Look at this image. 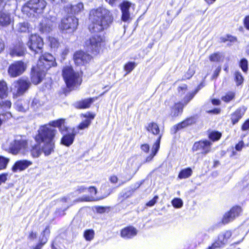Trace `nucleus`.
I'll return each instance as SVG.
<instances>
[{"label":"nucleus","instance_id":"30","mask_svg":"<svg viewBox=\"0 0 249 249\" xmlns=\"http://www.w3.org/2000/svg\"><path fill=\"white\" fill-rule=\"evenodd\" d=\"M184 105L181 102L175 103L171 107L170 115L172 117H177L181 114L183 111Z\"/></svg>","mask_w":249,"mask_h":249},{"label":"nucleus","instance_id":"32","mask_svg":"<svg viewBox=\"0 0 249 249\" xmlns=\"http://www.w3.org/2000/svg\"><path fill=\"white\" fill-rule=\"evenodd\" d=\"M194 123V119L192 118H188L185 120L182 121L181 123H179L174 126L173 129L174 133H176L179 129L184 128L189 125L192 124Z\"/></svg>","mask_w":249,"mask_h":249},{"label":"nucleus","instance_id":"53","mask_svg":"<svg viewBox=\"0 0 249 249\" xmlns=\"http://www.w3.org/2000/svg\"><path fill=\"white\" fill-rule=\"evenodd\" d=\"M16 108L18 111L21 112H25L27 109V108L23 107L21 102H17L16 103Z\"/></svg>","mask_w":249,"mask_h":249},{"label":"nucleus","instance_id":"8","mask_svg":"<svg viewBox=\"0 0 249 249\" xmlns=\"http://www.w3.org/2000/svg\"><path fill=\"white\" fill-rule=\"evenodd\" d=\"M30 85L31 83L28 80L20 79L13 83L11 90L14 95L20 96L28 90Z\"/></svg>","mask_w":249,"mask_h":249},{"label":"nucleus","instance_id":"27","mask_svg":"<svg viewBox=\"0 0 249 249\" xmlns=\"http://www.w3.org/2000/svg\"><path fill=\"white\" fill-rule=\"evenodd\" d=\"M12 20L9 13L5 10L0 11V25L7 26L11 23Z\"/></svg>","mask_w":249,"mask_h":249},{"label":"nucleus","instance_id":"37","mask_svg":"<svg viewBox=\"0 0 249 249\" xmlns=\"http://www.w3.org/2000/svg\"><path fill=\"white\" fill-rule=\"evenodd\" d=\"M223 54L219 52L213 53L209 56V59L211 62H220L223 61Z\"/></svg>","mask_w":249,"mask_h":249},{"label":"nucleus","instance_id":"17","mask_svg":"<svg viewBox=\"0 0 249 249\" xmlns=\"http://www.w3.org/2000/svg\"><path fill=\"white\" fill-rule=\"evenodd\" d=\"M91 58L89 54L83 51L76 52L73 55V59L76 64L84 65L88 62Z\"/></svg>","mask_w":249,"mask_h":249},{"label":"nucleus","instance_id":"13","mask_svg":"<svg viewBox=\"0 0 249 249\" xmlns=\"http://www.w3.org/2000/svg\"><path fill=\"white\" fill-rule=\"evenodd\" d=\"M64 123L65 122H64V125L65 127L63 126V131H61L63 133L64 131H68V133L63 136L61 139V143L66 146H69L73 143L75 136L78 133V132L74 128L68 130Z\"/></svg>","mask_w":249,"mask_h":249},{"label":"nucleus","instance_id":"19","mask_svg":"<svg viewBox=\"0 0 249 249\" xmlns=\"http://www.w3.org/2000/svg\"><path fill=\"white\" fill-rule=\"evenodd\" d=\"M32 161L28 160H19L17 161L12 167V171L14 172L22 171L27 169L32 164Z\"/></svg>","mask_w":249,"mask_h":249},{"label":"nucleus","instance_id":"5","mask_svg":"<svg viewBox=\"0 0 249 249\" xmlns=\"http://www.w3.org/2000/svg\"><path fill=\"white\" fill-rule=\"evenodd\" d=\"M87 49L95 54L100 52L105 45L103 36L97 34L92 35L85 43Z\"/></svg>","mask_w":249,"mask_h":249},{"label":"nucleus","instance_id":"15","mask_svg":"<svg viewBox=\"0 0 249 249\" xmlns=\"http://www.w3.org/2000/svg\"><path fill=\"white\" fill-rule=\"evenodd\" d=\"M46 71H44L41 68H39L38 66L32 68L31 74V80L34 84L39 83L44 77Z\"/></svg>","mask_w":249,"mask_h":249},{"label":"nucleus","instance_id":"25","mask_svg":"<svg viewBox=\"0 0 249 249\" xmlns=\"http://www.w3.org/2000/svg\"><path fill=\"white\" fill-rule=\"evenodd\" d=\"M247 108L244 106H242L237 109L231 115V120L233 124L237 123L239 120L244 115Z\"/></svg>","mask_w":249,"mask_h":249},{"label":"nucleus","instance_id":"10","mask_svg":"<svg viewBox=\"0 0 249 249\" xmlns=\"http://www.w3.org/2000/svg\"><path fill=\"white\" fill-rule=\"evenodd\" d=\"M56 65L54 57L50 53H46L40 56L37 66L44 71H47L51 67Z\"/></svg>","mask_w":249,"mask_h":249},{"label":"nucleus","instance_id":"20","mask_svg":"<svg viewBox=\"0 0 249 249\" xmlns=\"http://www.w3.org/2000/svg\"><path fill=\"white\" fill-rule=\"evenodd\" d=\"M65 11L68 13L77 14L84 10V5L82 2H79L76 4L71 5L68 4L64 7Z\"/></svg>","mask_w":249,"mask_h":249},{"label":"nucleus","instance_id":"22","mask_svg":"<svg viewBox=\"0 0 249 249\" xmlns=\"http://www.w3.org/2000/svg\"><path fill=\"white\" fill-rule=\"evenodd\" d=\"M145 128L149 133L155 136L160 137L161 135V138L163 134V131L160 130L158 124L156 123H149L145 126Z\"/></svg>","mask_w":249,"mask_h":249},{"label":"nucleus","instance_id":"9","mask_svg":"<svg viewBox=\"0 0 249 249\" xmlns=\"http://www.w3.org/2000/svg\"><path fill=\"white\" fill-rule=\"evenodd\" d=\"M56 65L54 57L50 53H46L40 56L37 66L44 71H47L51 67Z\"/></svg>","mask_w":249,"mask_h":249},{"label":"nucleus","instance_id":"58","mask_svg":"<svg viewBox=\"0 0 249 249\" xmlns=\"http://www.w3.org/2000/svg\"><path fill=\"white\" fill-rule=\"evenodd\" d=\"M0 106H1L4 108H9L11 106V103L10 101L6 100L2 102V103H1V105Z\"/></svg>","mask_w":249,"mask_h":249},{"label":"nucleus","instance_id":"43","mask_svg":"<svg viewBox=\"0 0 249 249\" xmlns=\"http://www.w3.org/2000/svg\"><path fill=\"white\" fill-rule=\"evenodd\" d=\"M49 41L50 42V45L52 49L55 50L58 47L59 43L56 38L53 37H49Z\"/></svg>","mask_w":249,"mask_h":249},{"label":"nucleus","instance_id":"1","mask_svg":"<svg viewBox=\"0 0 249 249\" xmlns=\"http://www.w3.org/2000/svg\"><path fill=\"white\" fill-rule=\"evenodd\" d=\"M64 122V119H61L40 127L37 134L35 137L37 143L33 145L31 150L33 157H38L41 153L48 156L53 152L55 148L54 138L56 133V130L53 127H58L62 131L63 126L65 127Z\"/></svg>","mask_w":249,"mask_h":249},{"label":"nucleus","instance_id":"2","mask_svg":"<svg viewBox=\"0 0 249 249\" xmlns=\"http://www.w3.org/2000/svg\"><path fill=\"white\" fill-rule=\"evenodd\" d=\"M89 19L91 23L89 29L91 33H98L107 29L113 20L110 12L103 7L91 10Z\"/></svg>","mask_w":249,"mask_h":249},{"label":"nucleus","instance_id":"12","mask_svg":"<svg viewBox=\"0 0 249 249\" xmlns=\"http://www.w3.org/2000/svg\"><path fill=\"white\" fill-rule=\"evenodd\" d=\"M26 69V65L21 61H16L9 67L8 73L12 77L21 75Z\"/></svg>","mask_w":249,"mask_h":249},{"label":"nucleus","instance_id":"14","mask_svg":"<svg viewBox=\"0 0 249 249\" xmlns=\"http://www.w3.org/2000/svg\"><path fill=\"white\" fill-rule=\"evenodd\" d=\"M212 142L209 141H202L195 142L192 147L193 151H201L203 154H206L211 150Z\"/></svg>","mask_w":249,"mask_h":249},{"label":"nucleus","instance_id":"36","mask_svg":"<svg viewBox=\"0 0 249 249\" xmlns=\"http://www.w3.org/2000/svg\"><path fill=\"white\" fill-rule=\"evenodd\" d=\"M231 233L230 231H226L220 233L218 238L219 241L221 242L222 243H223L224 245L227 242L228 240L231 237Z\"/></svg>","mask_w":249,"mask_h":249},{"label":"nucleus","instance_id":"6","mask_svg":"<svg viewBox=\"0 0 249 249\" xmlns=\"http://www.w3.org/2000/svg\"><path fill=\"white\" fill-rule=\"evenodd\" d=\"M27 142L20 136L16 137L9 144V152L13 155L24 153L27 149Z\"/></svg>","mask_w":249,"mask_h":249},{"label":"nucleus","instance_id":"18","mask_svg":"<svg viewBox=\"0 0 249 249\" xmlns=\"http://www.w3.org/2000/svg\"><path fill=\"white\" fill-rule=\"evenodd\" d=\"M26 53V48L23 42H18L10 49V54L12 56H22Z\"/></svg>","mask_w":249,"mask_h":249},{"label":"nucleus","instance_id":"54","mask_svg":"<svg viewBox=\"0 0 249 249\" xmlns=\"http://www.w3.org/2000/svg\"><path fill=\"white\" fill-rule=\"evenodd\" d=\"M88 188L84 186H78L75 190V193L78 194L85 193L87 191Z\"/></svg>","mask_w":249,"mask_h":249},{"label":"nucleus","instance_id":"28","mask_svg":"<svg viewBox=\"0 0 249 249\" xmlns=\"http://www.w3.org/2000/svg\"><path fill=\"white\" fill-rule=\"evenodd\" d=\"M139 167L140 165L136 158H132L128 160L126 168L130 173L135 174L139 170Z\"/></svg>","mask_w":249,"mask_h":249},{"label":"nucleus","instance_id":"40","mask_svg":"<svg viewBox=\"0 0 249 249\" xmlns=\"http://www.w3.org/2000/svg\"><path fill=\"white\" fill-rule=\"evenodd\" d=\"M235 97V93L232 91L227 92L225 96L222 97V100L225 102L228 103L232 100Z\"/></svg>","mask_w":249,"mask_h":249},{"label":"nucleus","instance_id":"35","mask_svg":"<svg viewBox=\"0 0 249 249\" xmlns=\"http://www.w3.org/2000/svg\"><path fill=\"white\" fill-rule=\"evenodd\" d=\"M7 86L4 81H0V98H4L7 95Z\"/></svg>","mask_w":249,"mask_h":249},{"label":"nucleus","instance_id":"3","mask_svg":"<svg viewBox=\"0 0 249 249\" xmlns=\"http://www.w3.org/2000/svg\"><path fill=\"white\" fill-rule=\"evenodd\" d=\"M62 75L67 86L69 88H73L81 83L79 73L75 71L71 66H66L63 68Z\"/></svg>","mask_w":249,"mask_h":249},{"label":"nucleus","instance_id":"63","mask_svg":"<svg viewBox=\"0 0 249 249\" xmlns=\"http://www.w3.org/2000/svg\"><path fill=\"white\" fill-rule=\"evenodd\" d=\"M244 25L246 28L249 30V16L245 18L244 19Z\"/></svg>","mask_w":249,"mask_h":249},{"label":"nucleus","instance_id":"51","mask_svg":"<svg viewBox=\"0 0 249 249\" xmlns=\"http://www.w3.org/2000/svg\"><path fill=\"white\" fill-rule=\"evenodd\" d=\"M195 93V92L191 93L185 96L184 99L183 103L184 106L186 105L189 103V102L193 98Z\"/></svg>","mask_w":249,"mask_h":249},{"label":"nucleus","instance_id":"7","mask_svg":"<svg viewBox=\"0 0 249 249\" xmlns=\"http://www.w3.org/2000/svg\"><path fill=\"white\" fill-rule=\"evenodd\" d=\"M78 24V19L75 17H66L62 19L59 28L64 33H71L76 29Z\"/></svg>","mask_w":249,"mask_h":249},{"label":"nucleus","instance_id":"31","mask_svg":"<svg viewBox=\"0 0 249 249\" xmlns=\"http://www.w3.org/2000/svg\"><path fill=\"white\" fill-rule=\"evenodd\" d=\"M96 98H90L80 101L76 103V107L79 108H89L91 104L93 103L96 99Z\"/></svg>","mask_w":249,"mask_h":249},{"label":"nucleus","instance_id":"64","mask_svg":"<svg viewBox=\"0 0 249 249\" xmlns=\"http://www.w3.org/2000/svg\"><path fill=\"white\" fill-rule=\"evenodd\" d=\"M109 180L112 183H116L118 181V178L116 176H112L110 177Z\"/></svg>","mask_w":249,"mask_h":249},{"label":"nucleus","instance_id":"23","mask_svg":"<svg viewBox=\"0 0 249 249\" xmlns=\"http://www.w3.org/2000/svg\"><path fill=\"white\" fill-rule=\"evenodd\" d=\"M54 21L48 18H44L39 24V30L43 33L50 32L53 29Z\"/></svg>","mask_w":249,"mask_h":249},{"label":"nucleus","instance_id":"52","mask_svg":"<svg viewBox=\"0 0 249 249\" xmlns=\"http://www.w3.org/2000/svg\"><path fill=\"white\" fill-rule=\"evenodd\" d=\"M123 0H106L109 5L112 6L120 5Z\"/></svg>","mask_w":249,"mask_h":249},{"label":"nucleus","instance_id":"55","mask_svg":"<svg viewBox=\"0 0 249 249\" xmlns=\"http://www.w3.org/2000/svg\"><path fill=\"white\" fill-rule=\"evenodd\" d=\"M195 73V70L194 69L190 68L187 72L184 75V79L190 78Z\"/></svg>","mask_w":249,"mask_h":249},{"label":"nucleus","instance_id":"45","mask_svg":"<svg viewBox=\"0 0 249 249\" xmlns=\"http://www.w3.org/2000/svg\"><path fill=\"white\" fill-rule=\"evenodd\" d=\"M172 205L176 208H180L183 205L182 200L179 198H175L173 199L171 202Z\"/></svg>","mask_w":249,"mask_h":249},{"label":"nucleus","instance_id":"62","mask_svg":"<svg viewBox=\"0 0 249 249\" xmlns=\"http://www.w3.org/2000/svg\"><path fill=\"white\" fill-rule=\"evenodd\" d=\"M249 128V120L246 121L243 124L242 129L243 130H247Z\"/></svg>","mask_w":249,"mask_h":249},{"label":"nucleus","instance_id":"48","mask_svg":"<svg viewBox=\"0 0 249 249\" xmlns=\"http://www.w3.org/2000/svg\"><path fill=\"white\" fill-rule=\"evenodd\" d=\"M240 66L244 72H247L248 70V61L245 58H243L240 62Z\"/></svg>","mask_w":249,"mask_h":249},{"label":"nucleus","instance_id":"60","mask_svg":"<svg viewBox=\"0 0 249 249\" xmlns=\"http://www.w3.org/2000/svg\"><path fill=\"white\" fill-rule=\"evenodd\" d=\"M87 191L89 192L91 195H96L97 193V190L94 187H89L88 188Z\"/></svg>","mask_w":249,"mask_h":249},{"label":"nucleus","instance_id":"57","mask_svg":"<svg viewBox=\"0 0 249 249\" xmlns=\"http://www.w3.org/2000/svg\"><path fill=\"white\" fill-rule=\"evenodd\" d=\"M158 199V196H155L152 199H151L146 203V205L149 207L153 206L156 203Z\"/></svg>","mask_w":249,"mask_h":249},{"label":"nucleus","instance_id":"59","mask_svg":"<svg viewBox=\"0 0 249 249\" xmlns=\"http://www.w3.org/2000/svg\"><path fill=\"white\" fill-rule=\"evenodd\" d=\"M141 148L142 151L147 153L149 151L150 147L148 144H143L141 145Z\"/></svg>","mask_w":249,"mask_h":249},{"label":"nucleus","instance_id":"34","mask_svg":"<svg viewBox=\"0 0 249 249\" xmlns=\"http://www.w3.org/2000/svg\"><path fill=\"white\" fill-rule=\"evenodd\" d=\"M193 171L191 168L188 167L181 170L178 175L179 179H184L189 178L192 174Z\"/></svg>","mask_w":249,"mask_h":249},{"label":"nucleus","instance_id":"4","mask_svg":"<svg viewBox=\"0 0 249 249\" xmlns=\"http://www.w3.org/2000/svg\"><path fill=\"white\" fill-rule=\"evenodd\" d=\"M46 4L45 0H30L22 7V11L29 17L35 13L40 14Z\"/></svg>","mask_w":249,"mask_h":249},{"label":"nucleus","instance_id":"33","mask_svg":"<svg viewBox=\"0 0 249 249\" xmlns=\"http://www.w3.org/2000/svg\"><path fill=\"white\" fill-rule=\"evenodd\" d=\"M29 26L28 22H23L16 25L15 30L18 33H26L29 31Z\"/></svg>","mask_w":249,"mask_h":249},{"label":"nucleus","instance_id":"56","mask_svg":"<svg viewBox=\"0 0 249 249\" xmlns=\"http://www.w3.org/2000/svg\"><path fill=\"white\" fill-rule=\"evenodd\" d=\"M94 200L92 196H83L82 197L79 198L77 201H91Z\"/></svg>","mask_w":249,"mask_h":249},{"label":"nucleus","instance_id":"38","mask_svg":"<svg viewBox=\"0 0 249 249\" xmlns=\"http://www.w3.org/2000/svg\"><path fill=\"white\" fill-rule=\"evenodd\" d=\"M94 231L92 229H88L85 231L84 232V237L86 241H90L94 237Z\"/></svg>","mask_w":249,"mask_h":249},{"label":"nucleus","instance_id":"41","mask_svg":"<svg viewBox=\"0 0 249 249\" xmlns=\"http://www.w3.org/2000/svg\"><path fill=\"white\" fill-rule=\"evenodd\" d=\"M91 124V120L86 119L85 121L81 122L77 126V128L75 129L77 131L78 129L82 130L89 127Z\"/></svg>","mask_w":249,"mask_h":249},{"label":"nucleus","instance_id":"61","mask_svg":"<svg viewBox=\"0 0 249 249\" xmlns=\"http://www.w3.org/2000/svg\"><path fill=\"white\" fill-rule=\"evenodd\" d=\"M244 145V143L242 141L238 142L235 146V149L237 151H240L242 149Z\"/></svg>","mask_w":249,"mask_h":249},{"label":"nucleus","instance_id":"29","mask_svg":"<svg viewBox=\"0 0 249 249\" xmlns=\"http://www.w3.org/2000/svg\"><path fill=\"white\" fill-rule=\"evenodd\" d=\"M161 139V138L160 135V137H158L157 140L153 144L151 150V153L150 154L149 156L146 157L145 159V162H150V161H151L154 157L157 154L158 150L160 149Z\"/></svg>","mask_w":249,"mask_h":249},{"label":"nucleus","instance_id":"21","mask_svg":"<svg viewBox=\"0 0 249 249\" xmlns=\"http://www.w3.org/2000/svg\"><path fill=\"white\" fill-rule=\"evenodd\" d=\"M131 3L128 1H124L121 4L122 11V20L124 22H128L130 19L129 9L131 6Z\"/></svg>","mask_w":249,"mask_h":249},{"label":"nucleus","instance_id":"24","mask_svg":"<svg viewBox=\"0 0 249 249\" xmlns=\"http://www.w3.org/2000/svg\"><path fill=\"white\" fill-rule=\"evenodd\" d=\"M50 231L49 226H47L41 232L39 239V243L36 245L34 249H41L43 246L46 243L50 235Z\"/></svg>","mask_w":249,"mask_h":249},{"label":"nucleus","instance_id":"26","mask_svg":"<svg viewBox=\"0 0 249 249\" xmlns=\"http://www.w3.org/2000/svg\"><path fill=\"white\" fill-rule=\"evenodd\" d=\"M137 233L135 228L129 226L123 229L121 232V236L125 239H130L135 236Z\"/></svg>","mask_w":249,"mask_h":249},{"label":"nucleus","instance_id":"39","mask_svg":"<svg viewBox=\"0 0 249 249\" xmlns=\"http://www.w3.org/2000/svg\"><path fill=\"white\" fill-rule=\"evenodd\" d=\"M221 133L218 131H213L209 134V138L213 141H216L220 139L221 137Z\"/></svg>","mask_w":249,"mask_h":249},{"label":"nucleus","instance_id":"42","mask_svg":"<svg viewBox=\"0 0 249 249\" xmlns=\"http://www.w3.org/2000/svg\"><path fill=\"white\" fill-rule=\"evenodd\" d=\"M12 117L10 112H6L4 113L0 114V127L3 122L11 118Z\"/></svg>","mask_w":249,"mask_h":249},{"label":"nucleus","instance_id":"44","mask_svg":"<svg viewBox=\"0 0 249 249\" xmlns=\"http://www.w3.org/2000/svg\"><path fill=\"white\" fill-rule=\"evenodd\" d=\"M9 161V159L8 158L0 156V170L6 168Z\"/></svg>","mask_w":249,"mask_h":249},{"label":"nucleus","instance_id":"49","mask_svg":"<svg viewBox=\"0 0 249 249\" xmlns=\"http://www.w3.org/2000/svg\"><path fill=\"white\" fill-rule=\"evenodd\" d=\"M235 77L237 85H239L243 83V77L240 72H236L235 73Z\"/></svg>","mask_w":249,"mask_h":249},{"label":"nucleus","instance_id":"16","mask_svg":"<svg viewBox=\"0 0 249 249\" xmlns=\"http://www.w3.org/2000/svg\"><path fill=\"white\" fill-rule=\"evenodd\" d=\"M242 212L241 207L235 206L232 207L231 210L226 213L222 219L223 224H227L232 221L236 217L238 216Z\"/></svg>","mask_w":249,"mask_h":249},{"label":"nucleus","instance_id":"50","mask_svg":"<svg viewBox=\"0 0 249 249\" xmlns=\"http://www.w3.org/2000/svg\"><path fill=\"white\" fill-rule=\"evenodd\" d=\"M223 245V243H222L218 238L217 241H215L211 246L209 247L207 249H216L217 248H220Z\"/></svg>","mask_w":249,"mask_h":249},{"label":"nucleus","instance_id":"47","mask_svg":"<svg viewBox=\"0 0 249 249\" xmlns=\"http://www.w3.org/2000/svg\"><path fill=\"white\" fill-rule=\"evenodd\" d=\"M135 62H130L126 64L124 67V70L127 72V74L130 72L135 67Z\"/></svg>","mask_w":249,"mask_h":249},{"label":"nucleus","instance_id":"46","mask_svg":"<svg viewBox=\"0 0 249 249\" xmlns=\"http://www.w3.org/2000/svg\"><path fill=\"white\" fill-rule=\"evenodd\" d=\"M43 104V102L37 97L34 98L32 102V106L35 108H38Z\"/></svg>","mask_w":249,"mask_h":249},{"label":"nucleus","instance_id":"11","mask_svg":"<svg viewBox=\"0 0 249 249\" xmlns=\"http://www.w3.org/2000/svg\"><path fill=\"white\" fill-rule=\"evenodd\" d=\"M44 43L42 38L36 34L32 35L27 43L29 49L36 53L42 52Z\"/></svg>","mask_w":249,"mask_h":249}]
</instances>
